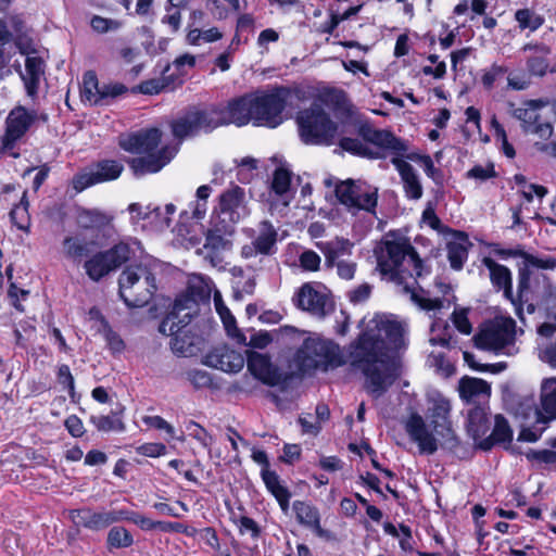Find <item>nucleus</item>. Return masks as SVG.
Segmentation results:
<instances>
[{"label":"nucleus","instance_id":"1","mask_svg":"<svg viewBox=\"0 0 556 556\" xmlns=\"http://www.w3.org/2000/svg\"><path fill=\"white\" fill-rule=\"evenodd\" d=\"M351 345V365L365 376V389L374 397L383 395L401 376L399 362L388 351L405 348V327L395 319L380 317Z\"/></svg>","mask_w":556,"mask_h":556},{"label":"nucleus","instance_id":"2","mask_svg":"<svg viewBox=\"0 0 556 556\" xmlns=\"http://www.w3.org/2000/svg\"><path fill=\"white\" fill-rule=\"evenodd\" d=\"M374 254L380 274L402 287V292L409 294L410 300L420 308L433 311L442 307L440 299L424 298L415 291L418 279L430 270L424 265L408 238L395 230L388 231L377 243Z\"/></svg>","mask_w":556,"mask_h":556},{"label":"nucleus","instance_id":"3","mask_svg":"<svg viewBox=\"0 0 556 556\" xmlns=\"http://www.w3.org/2000/svg\"><path fill=\"white\" fill-rule=\"evenodd\" d=\"M323 105L336 113L345 114L350 111V103L343 90L328 88L320 91L311 106L300 111L296 117L301 139L307 144L329 146L337 135L338 125L324 111Z\"/></svg>","mask_w":556,"mask_h":556},{"label":"nucleus","instance_id":"4","mask_svg":"<svg viewBox=\"0 0 556 556\" xmlns=\"http://www.w3.org/2000/svg\"><path fill=\"white\" fill-rule=\"evenodd\" d=\"M161 263L151 256L126 266L118 277V293L128 307L147 305L157 290Z\"/></svg>","mask_w":556,"mask_h":556},{"label":"nucleus","instance_id":"5","mask_svg":"<svg viewBox=\"0 0 556 556\" xmlns=\"http://www.w3.org/2000/svg\"><path fill=\"white\" fill-rule=\"evenodd\" d=\"M213 290L211 279L202 275H192L188 281L187 293L176 298L172 311L161 321L159 331H172L175 319L190 323L199 312L200 302H208Z\"/></svg>","mask_w":556,"mask_h":556},{"label":"nucleus","instance_id":"6","mask_svg":"<svg viewBox=\"0 0 556 556\" xmlns=\"http://www.w3.org/2000/svg\"><path fill=\"white\" fill-rule=\"evenodd\" d=\"M294 362L302 372L327 371L344 364L339 345L319 338H307L296 351Z\"/></svg>","mask_w":556,"mask_h":556},{"label":"nucleus","instance_id":"7","mask_svg":"<svg viewBox=\"0 0 556 556\" xmlns=\"http://www.w3.org/2000/svg\"><path fill=\"white\" fill-rule=\"evenodd\" d=\"M479 349L493 351L507 356L516 355V323L511 318H495L483 325L475 337Z\"/></svg>","mask_w":556,"mask_h":556},{"label":"nucleus","instance_id":"8","mask_svg":"<svg viewBox=\"0 0 556 556\" xmlns=\"http://www.w3.org/2000/svg\"><path fill=\"white\" fill-rule=\"evenodd\" d=\"M336 197L353 215L361 211L376 213L378 204V189L365 181L348 179L336 186Z\"/></svg>","mask_w":556,"mask_h":556},{"label":"nucleus","instance_id":"9","mask_svg":"<svg viewBox=\"0 0 556 556\" xmlns=\"http://www.w3.org/2000/svg\"><path fill=\"white\" fill-rule=\"evenodd\" d=\"M427 418L437 435L441 439V446L453 450L458 446L451 421V401L440 392H431L427 396Z\"/></svg>","mask_w":556,"mask_h":556},{"label":"nucleus","instance_id":"10","mask_svg":"<svg viewBox=\"0 0 556 556\" xmlns=\"http://www.w3.org/2000/svg\"><path fill=\"white\" fill-rule=\"evenodd\" d=\"M289 96L290 89L282 86L275 87L262 94H253L254 124L271 128L280 125Z\"/></svg>","mask_w":556,"mask_h":556},{"label":"nucleus","instance_id":"11","mask_svg":"<svg viewBox=\"0 0 556 556\" xmlns=\"http://www.w3.org/2000/svg\"><path fill=\"white\" fill-rule=\"evenodd\" d=\"M39 118L35 110L18 105L10 111L5 118L4 134L1 137V152L18 157L17 144Z\"/></svg>","mask_w":556,"mask_h":556},{"label":"nucleus","instance_id":"12","mask_svg":"<svg viewBox=\"0 0 556 556\" xmlns=\"http://www.w3.org/2000/svg\"><path fill=\"white\" fill-rule=\"evenodd\" d=\"M131 254L130 245L126 242H119L111 249L92 253L85 260L83 267L88 278L98 282L125 264Z\"/></svg>","mask_w":556,"mask_h":556},{"label":"nucleus","instance_id":"13","mask_svg":"<svg viewBox=\"0 0 556 556\" xmlns=\"http://www.w3.org/2000/svg\"><path fill=\"white\" fill-rule=\"evenodd\" d=\"M247 214L245 192L239 186H232L219 195L212 219L216 220L217 229L233 231L235 224Z\"/></svg>","mask_w":556,"mask_h":556},{"label":"nucleus","instance_id":"14","mask_svg":"<svg viewBox=\"0 0 556 556\" xmlns=\"http://www.w3.org/2000/svg\"><path fill=\"white\" fill-rule=\"evenodd\" d=\"M172 132L175 138L184 140L203 132L216 129V123L211 106H191L175 118L172 124Z\"/></svg>","mask_w":556,"mask_h":556},{"label":"nucleus","instance_id":"15","mask_svg":"<svg viewBox=\"0 0 556 556\" xmlns=\"http://www.w3.org/2000/svg\"><path fill=\"white\" fill-rule=\"evenodd\" d=\"M295 305L317 318H324L334 309L330 291L321 283L306 282L295 293Z\"/></svg>","mask_w":556,"mask_h":556},{"label":"nucleus","instance_id":"16","mask_svg":"<svg viewBox=\"0 0 556 556\" xmlns=\"http://www.w3.org/2000/svg\"><path fill=\"white\" fill-rule=\"evenodd\" d=\"M548 104L549 101L544 99L527 100L519 108H515L510 103V113L520 122L525 132L534 134L542 139H547L553 134V127L551 123L542 121L539 111Z\"/></svg>","mask_w":556,"mask_h":556},{"label":"nucleus","instance_id":"17","mask_svg":"<svg viewBox=\"0 0 556 556\" xmlns=\"http://www.w3.org/2000/svg\"><path fill=\"white\" fill-rule=\"evenodd\" d=\"M216 128L233 124L236 126H244L251 121L254 123L253 116V94H245L228 101L226 104L211 105Z\"/></svg>","mask_w":556,"mask_h":556},{"label":"nucleus","instance_id":"18","mask_svg":"<svg viewBox=\"0 0 556 556\" xmlns=\"http://www.w3.org/2000/svg\"><path fill=\"white\" fill-rule=\"evenodd\" d=\"M358 135L370 146L371 152H377V159H384L389 154L392 157L404 155L407 150V143L395 137L391 131L377 129L370 124H363L358 127Z\"/></svg>","mask_w":556,"mask_h":556},{"label":"nucleus","instance_id":"19","mask_svg":"<svg viewBox=\"0 0 556 556\" xmlns=\"http://www.w3.org/2000/svg\"><path fill=\"white\" fill-rule=\"evenodd\" d=\"M124 166L115 160H101L85 167L72 179V186L77 192L85 189L117 179L123 173Z\"/></svg>","mask_w":556,"mask_h":556},{"label":"nucleus","instance_id":"20","mask_svg":"<svg viewBox=\"0 0 556 556\" xmlns=\"http://www.w3.org/2000/svg\"><path fill=\"white\" fill-rule=\"evenodd\" d=\"M245 362L251 375L266 386L282 387L288 382L289 376L274 365L267 354L250 352Z\"/></svg>","mask_w":556,"mask_h":556},{"label":"nucleus","instance_id":"21","mask_svg":"<svg viewBox=\"0 0 556 556\" xmlns=\"http://www.w3.org/2000/svg\"><path fill=\"white\" fill-rule=\"evenodd\" d=\"M189 324L181 321V317H177L172 331H160L163 334L173 337L170 341L173 352L184 357L193 356L200 351L201 338L186 330Z\"/></svg>","mask_w":556,"mask_h":556},{"label":"nucleus","instance_id":"22","mask_svg":"<svg viewBox=\"0 0 556 556\" xmlns=\"http://www.w3.org/2000/svg\"><path fill=\"white\" fill-rule=\"evenodd\" d=\"M97 249L96 240H88L79 232L65 236L61 242L62 256L76 265L84 263Z\"/></svg>","mask_w":556,"mask_h":556},{"label":"nucleus","instance_id":"23","mask_svg":"<svg viewBox=\"0 0 556 556\" xmlns=\"http://www.w3.org/2000/svg\"><path fill=\"white\" fill-rule=\"evenodd\" d=\"M204 364L225 372L236 374L243 368L245 358L240 352L227 345H220L214 348L205 355Z\"/></svg>","mask_w":556,"mask_h":556},{"label":"nucleus","instance_id":"24","mask_svg":"<svg viewBox=\"0 0 556 556\" xmlns=\"http://www.w3.org/2000/svg\"><path fill=\"white\" fill-rule=\"evenodd\" d=\"M405 430L410 440L418 445L419 453L432 455L438 451V439L428 429L425 419L419 414H412L405 424Z\"/></svg>","mask_w":556,"mask_h":556},{"label":"nucleus","instance_id":"25","mask_svg":"<svg viewBox=\"0 0 556 556\" xmlns=\"http://www.w3.org/2000/svg\"><path fill=\"white\" fill-rule=\"evenodd\" d=\"M177 147H163L156 154L131 159L128 163L136 176L161 170L177 153Z\"/></svg>","mask_w":556,"mask_h":556},{"label":"nucleus","instance_id":"26","mask_svg":"<svg viewBox=\"0 0 556 556\" xmlns=\"http://www.w3.org/2000/svg\"><path fill=\"white\" fill-rule=\"evenodd\" d=\"M162 132L157 128H150L140 130L138 132L129 135L119 141V146L131 153H148L157 148L161 142Z\"/></svg>","mask_w":556,"mask_h":556},{"label":"nucleus","instance_id":"27","mask_svg":"<svg viewBox=\"0 0 556 556\" xmlns=\"http://www.w3.org/2000/svg\"><path fill=\"white\" fill-rule=\"evenodd\" d=\"M522 52H530L527 58V70L531 76L543 77L549 70L551 48L544 43H526Z\"/></svg>","mask_w":556,"mask_h":556},{"label":"nucleus","instance_id":"28","mask_svg":"<svg viewBox=\"0 0 556 556\" xmlns=\"http://www.w3.org/2000/svg\"><path fill=\"white\" fill-rule=\"evenodd\" d=\"M458 392L460 399L466 403L481 404L490 397L491 387L483 379L463 377L458 383Z\"/></svg>","mask_w":556,"mask_h":556},{"label":"nucleus","instance_id":"29","mask_svg":"<svg viewBox=\"0 0 556 556\" xmlns=\"http://www.w3.org/2000/svg\"><path fill=\"white\" fill-rule=\"evenodd\" d=\"M482 263L489 269L492 285L497 290H503L505 298L516 305V300L513 293L510 270L506 266L496 263L491 257H484Z\"/></svg>","mask_w":556,"mask_h":556},{"label":"nucleus","instance_id":"30","mask_svg":"<svg viewBox=\"0 0 556 556\" xmlns=\"http://www.w3.org/2000/svg\"><path fill=\"white\" fill-rule=\"evenodd\" d=\"M392 164L397 169L405 195L410 200H419L422 197V186L413 166L400 157H392Z\"/></svg>","mask_w":556,"mask_h":556},{"label":"nucleus","instance_id":"31","mask_svg":"<svg viewBox=\"0 0 556 556\" xmlns=\"http://www.w3.org/2000/svg\"><path fill=\"white\" fill-rule=\"evenodd\" d=\"M292 507L299 523L312 529L319 538L329 536L328 531L320 526V515L315 506L304 501H294Z\"/></svg>","mask_w":556,"mask_h":556},{"label":"nucleus","instance_id":"32","mask_svg":"<svg viewBox=\"0 0 556 556\" xmlns=\"http://www.w3.org/2000/svg\"><path fill=\"white\" fill-rule=\"evenodd\" d=\"M114 216L99 208H79L76 215V224L84 230L102 231L111 226Z\"/></svg>","mask_w":556,"mask_h":556},{"label":"nucleus","instance_id":"33","mask_svg":"<svg viewBox=\"0 0 556 556\" xmlns=\"http://www.w3.org/2000/svg\"><path fill=\"white\" fill-rule=\"evenodd\" d=\"M292 173L289 168L281 165L277 167L273 175L270 197L277 198L282 205L287 206L293 199V190H291Z\"/></svg>","mask_w":556,"mask_h":556},{"label":"nucleus","instance_id":"34","mask_svg":"<svg viewBox=\"0 0 556 556\" xmlns=\"http://www.w3.org/2000/svg\"><path fill=\"white\" fill-rule=\"evenodd\" d=\"M471 243L464 232L455 231L453 238L447 242V258L453 269L459 270L463 268L468 257V249Z\"/></svg>","mask_w":556,"mask_h":556},{"label":"nucleus","instance_id":"35","mask_svg":"<svg viewBox=\"0 0 556 556\" xmlns=\"http://www.w3.org/2000/svg\"><path fill=\"white\" fill-rule=\"evenodd\" d=\"M45 74V62L40 56L28 55L25 60V73H21L27 94L34 98Z\"/></svg>","mask_w":556,"mask_h":556},{"label":"nucleus","instance_id":"36","mask_svg":"<svg viewBox=\"0 0 556 556\" xmlns=\"http://www.w3.org/2000/svg\"><path fill=\"white\" fill-rule=\"evenodd\" d=\"M316 245L325 256V266L327 268H333L341 261V257L351 255L353 247L348 239L343 238L318 242Z\"/></svg>","mask_w":556,"mask_h":556},{"label":"nucleus","instance_id":"37","mask_svg":"<svg viewBox=\"0 0 556 556\" xmlns=\"http://www.w3.org/2000/svg\"><path fill=\"white\" fill-rule=\"evenodd\" d=\"M541 412L543 416L539 424L545 425L548 420L556 419V378H546L541 383L540 392Z\"/></svg>","mask_w":556,"mask_h":556},{"label":"nucleus","instance_id":"38","mask_svg":"<svg viewBox=\"0 0 556 556\" xmlns=\"http://www.w3.org/2000/svg\"><path fill=\"white\" fill-rule=\"evenodd\" d=\"M108 510L92 511L88 508L75 509L71 511L72 520L84 528L99 531L111 526Z\"/></svg>","mask_w":556,"mask_h":556},{"label":"nucleus","instance_id":"39","mask_svg":"<svg viewBox=\"0 0 556 556\" xmlns=\"http://www.w3.org/2000/svg\"><path fill=\"white\" fill-rule=\"evenodd\" d=\"M531 270L527 267H520L518 270V286H517V296L516 305L529 303L532 301L541 302L544 299L545 290L540 292L532 285Z\"/></svg>","mask_w":556,"mask_h":556},{"label":"nucleus","instance_id":"40","mask_svg":"<svg viewBox=\"0 0 556 556\" xmlns=\"http://www.w3.org/2000/svg\"><path fill=\"white\" fill-rule=\"evenodd\" d=\"M513 440V430L507 420L502 415H496L494 419V429L490 437L479 443V447L489 451L494 443H507L510 445Z\"/></svg>","mask_w":556,"mask_h":556},{"label":"nucleus","instance_id":"41","mask_svg":"<svg viewBox=\"0 0 556 556\" xmlns=\"http://www.w3.org/2000/svg\"><path fill=\"white\" fill-rule=\"evenodd\" d=\"M467 431L475 441L481 439L490 429V421L484 407L478 405L469 409L467 415Z\"/></svg>","mask_w":556,"mask_h":556},{"label":"nucleus","instance_id":"42","mask_svg":"<svg viewBox=\"0 0 556 556\" xmlns=\"http://www.w3.org/2000/svg\"><path fill=\"white\" fill-rule=\"evenodd\" d=\"M504 254V252H502ZM505 254L520 257L523 260V266L530 269V267H534L538 269H548L553 270L556 268V257H553L547 254H531L523 250H510L505 252Z\"/></svg>","mask_w":556,"mask_h":556},{"label":"nucleus","instance_id":"43","mask_svg":"<svg viewBox=\"0 0 556 556\" xmlns=\"http://www.w3.org/2000/svg\"><path fill=\"white\" fill-rule=\"evenodd\" d=\"M277 241V231L268 220H263L258 225V235L254 239V244L260 254L270 255L274 253Z\"/></svg>","mask_w":556,"mask_h":556},{"label":"nucleus","instance_id":"44","mask_svg":"<svg viewBox=\"0 0 556 556\" xmlns=\"http://www.w3.org/2000/svg\"><path fill=\"white\" fill-rule=\"evenodd\" d=\"M515 21L518 24V28L529 30L530 33L536 31L545 22L543 15L536 13L533 9L523 8L518 9L514 14Z\"/></svg>","mask_w":556,"mask_h":556},{"label":"nucleus","instance_id":"45","mask_svg":"<svg viewBox=\"0 0 556 556\" xmlns=\"http://www.w3.org/2000/svg\"><path fill=\"white\" fill-rule=\"evenodd\" d=\"M339 146L342 150L357 156L371 160H377V156H379L377 152H371L370 146L363 138L361 140L358 138L344 137L339 141Z\"/></svg>","mask_w":556,"mask_h":556},{"label":"nucleus","instance_id":"46","mask_svg":"<svg viewBox=\"0 0 556 556\" xmlns=\"http://www.w3.org/2000/svg\"><path fill=\"white\" fill-rule=\"evenodd\" d=\"M212 228L207 231L205 237V243L203 245L205 251L220 252L227 249L228 240L224 238V235H230L232 231H222L217 229L216 220L211 218Z\"/></svg>","mask_w":556,"mask_h":556},{"label":"nucleus","instance_id":"47","mask_svg":"<svg viewBox=\"0 0 556 556\" xmlns=\"http://www.w3.org/2000/svg\"><path fill=\"white\" fill-rule=\"evenodd\" d=\"M119 413L113 412L106 416H91L90 422L99 430L103 432L117 431L123 432L125 430V424L118 416Z\"/></svg>","mask_w":556,"mask_h":556},{"label":"nucleus","instance_id":"48","mask_svg":"<svg viewBox=\"0 0 556 556\" xmlns=\"http://www.w3.org/2000/svg\"><path fill=\"white\" fill-rule=\"evenodd\" d=\"M127 90V87L119 83L100 85L93 105H109L112 100L126 93Z\"/></svg>","mask_w":556,"mask_h":556},{"label":"nucleus","instance_id":"49","mask_svg":"<svg viewBox=\"0 0 556 556\" xmlns=\"http://www.w3.org/2000/svg\"><path fill=\"white\" fill-rule=\"evenodd\" d=\"M108 545L110 548H125L134 543L132 535L123 527H113L108 533Z\"/></svg>","mask_w":556,"mask_h":556},{"label":"nucleus","instance_id":"50","mask_svg":"<svg viewBox=\"0 0 556 556\" xmlns=\"http://www.w3.org/2000/svg\"><path fill=\"white\" fill-rule=\"evenodd\" d=\"M237 164V177L239 181L248 184L254 176V172L257 169L258 161L251 156L242 157L240 161L235 160Z\"/></svg>","mask_w":556,"mask_h":556},{"label":"nucleus","instance_id":"51","mask_svg":"<svg viewBox=\"0 0 556 556\" xmlns=\"http://www.w3.org/2000/svg\"><path fill=\"white\" fill-rule=\"evenodd\" d=\"M261 475L267 490L275 496V498L289 491L281 484L276 471H273L269 468H263Z\"/></svg>","mask_w":556,"mask_h":556},{"label":"nucleus","instance_id":"52","mask_svg":"<svg viewBox=\"0 0 556 556\" xmlns=\"http://www.w3.org/2000/svg\"><path fill=\"white\" fill-rule=\"evenodd\" d=\"M99 81L97 75L93 72H87L84 74L83 80V97L93 104V99L99 94Z\"/></svg>","mask_w":556,"mask_h":556},{"label":"nucleus","instance_id":"53","mask_svg":"<svg viewBox=\"0 0 556 556\" xmlns=\"http://www.w3.org/2000/svg\"><path fill=\"white\" fill-rule=\"evenodd\" d=\"M188 381L195 389L208 388L212 386L211 375L202 369H191L186 374Z\"/></svg>","mask_w":556,"mask_h":556},{"label":"nucleus","instance_id":"54","mask_svg":"<svg viewBox=\"0 0 556 556\" xmlns=\"http://www.w3.org/2000/svg\"><path fill=\"white\" fill-rule=\"evenodd\" d=\"M214 304L216 312L219 314L226 329L229 331L231 327H235L236 319L228 307L224 304L222 295L218 291H215L214 293Z\"/></svg>","mask_w":556,"mask_h":556},{"label":"nucleus","instance_id":"55","mask_svg":"<svg viewBox=\"0 0 556 556\" xmlns=\"http://www.w3.org/2000/svg\"><path fill=\"white\" fill-rule=\"evenodd\" d=\"M526 457L530 462H535L539 464H546V465L556 464V452H554L552 450H540V451L529 450L526 453Z\"/></svg>","mask_w":556,"mask_h":556},{"label":"nucleus","instance_id":"56","mask_svg":"<svg viewBox=\"0 0 556 556\" xmlns=\"http://www.w3.org/2000/svg\"><path fill=\"white\" fill-rule=\"evenodd\" d=\"M299 262L304 270L317 271L320 267L321 258L316 252L306 250L300 255Z\"/></svg>","mask_w":556,"mask_h":556},{"label":"nucleus","instance_id":"57","mask_svg":"<svg viewBox=\"0 0 556 556\" xmlns=\"http://www.w3.org/2000/svg\"><path fill=\"white\" fill-rule=\"evenodd\" d=\"M102 333L105 338L106 344L113 353H119L124 350L125 344L121 337L113 331L108 324H103Z\"/></svg>","mask_w":556,"mask_h":556},{"label":"nucleus","instance_id":"58","mask_svg":"<svg viewBox=\"0 0 556 556\" xmlns=\"http://www.w3.org/2000/svg\"><path fill=\"white\" fill-rule=\"evenodd\" d=\"M530 74L525 72L509 73L508 87L514 90H525L531 85Z\"/></svg>","mask_w":556,"mask_h":556},{"label":"nucleus","instance_id":"59","mask_svg":"<svg viewBox=\"0 0 556 556\" xmlns=\"http://www.w3.org/2000/svg\"><path fill=\"white\" fill-rule=\"evenodd\" d=\"M496 176V172L494 169L493 164H489L486 166L476 165L470 170L467 172L468 178L478 179L484 181L489 178H493Z\"/></svg>","mask_w":556,"mask_h":556},{"label":"nucleus","instance_id":"60","mask_svg":"<svg viewBox=\"0 0 556 556\" xmlns=\"http://www.w3.org/2000/svg\"><path fill=\"white\" fill-rule=\"evenodd\" d=\"M143 422L157 430H164L170 439L175 437L174 427L160 416H146Z\"/></svg>","mask_w":556,"mask_h":556},{"label":"nucleus","instance_id":"61","mask_svg":"<svg viewBox=\"0 0 556 556\" xmlns=\"http://www.w3.org/2000/svg\"><path fill=\"white\" fill-rule=\"evenodd\" d=\"M187 428L188 430H191V435L204 447L211 446L213 439L202 426L194 421H190Z\"/></svg>","mask_w":556,"mask_h":556},{"label":"nucleus","instance_id":"62","mask_svg":"<svg viewBox=\"0 0 556 556\" xmlns=\"http://www.w3.org/2000/svg\"><path fill=\"white\" fill-rule=\"evenodd\" d=\"M136 452L148 457H157L164 455L166 446L162 443H144L136 447Z\"/></svg>","mask_w":556,"mask_h":556},{"label":"nucleus","instance_id":"63","mask_svg":"<svg viewBox=\"0 0 556 556\" xmlns=\"http://www.w3.org/2000/svg\"><path fill=\"white\" fill-rule=\"evenodd\" d=\"M539 358L556 368V342H548L539 350Z\"/></svg>","mask_w":556,"mask_h":556},{"label":"nucleus","instance_id":"64","mask_svg":"<svg viewBox=\"0 0 556 556\" xmlns=\"http://www.w3.org/2000/svg\"><path fill=\"white\" fill-rule=\"evenodd\" d=\"M542 303L549 309L551 318L556 321V288L549 285L546 286Z\"/></svg>","mask_w":556,"mask_h":556}]
</instances>
